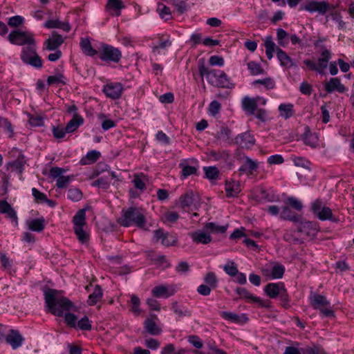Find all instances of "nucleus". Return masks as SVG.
Listing matches in <instances>:
<instances>
[{"instance_id":"f257e3e1","label":"nucleus","mask_w":354,"mask_h":354,"mask_svg":"<svg viewBox=\"0 0 354 354\" xmlns=\"http://www.w3.org/2000/svg\"><path fill=\"white\" fill-rule=\"evenodd\" d=\"M45 303L50 312L57 317L64 315L65 322L69 327L81 330H91L92 322L87 316H84L77 321V317L70 313L75 306L68 298L62 295L57 290L48 289L44 293Z\"/></svg>"},{"instance_id":"f03ea898","label":"nucleus","mask_w":354,"mask_h":354,"mask_svg":"<svg viewBox=\"0 0 354 354\" xmlns=\"http://www.w3.org/2000/svg\"><path fill=\"white\" fill-rule=\"evenodd\" d=\"M200 75L205 77L207 82L211 85L220 88H230L234 86L233 83L226 73L221 70L212 69L207 68L204 62H201L198 66Z\"/></svg>"},{"instance_id":"7ed1b4c3","label":"nucleus","mask_w":354,"mask_h":354,"mask_svg":"<svg viewBox=\"0 0 354 354\" xmlns=\"http://www.w3.org/2000/svg\"><path fill=\"white\" fill-rule=\"evenodd\" d=\"M119 223L124 227L134 225L139 228H144L147 223L146 212L142 208L136 207L122 209Z\"/></svg>"},{"instance_id":"20e7f679","label":"nucleus","mask_w":354,"mask_h":354,"mask_svg":"<svg viewBox=\"0 0 354 354\" xmlns=\"http://www.w3.org/2000/svg\"><path fill=\"white\" fill-rule=\"evenodd\" d=\"M264 46L266 48V57L269 60L273 57V53L276 52L277 59L279 61L281 66L287 68L296 66V64L288 55V54L279 47L276 46L271 36H268L266 37L264 41Z\"/></svg>"},{"instance_id":"39448f33","label":"nucleus","mask_w":354,"mask_h":354,"mask_svg":"<svg viewBox=\"0 0 354 354\" xmlns=\"http://www.w3.org/2000/svg\"><path fill=\"white\" fill-rule=\"evenodd\" d=\"M264 292L271 299L279 297L281 305L284 308H290V298L284 283H269L265 286Z\"/></svg>"},{"instance_id":"423d86ee","label":"nucleus","mask_w":354,"mask_h":354,"mask_svg":"<svg viewBox=\"0 0 354 354\" xmlns=\"http://www.w3.org/2000/svg\"><path fill=\"white\" fill-rule=\"evenodd\" d=\"M73 230L78 241L86 243L89 241V233L86 231V212L84 209L79 210L73 218Z\"/></svg>"},{"instance_id":"0eeeda50","label":"nucleus","mask_w":354,"mask_h":354,"mask_svg":"<svg viewBox=\"0 0 354 354\" xmlns=\"http://www.w3.org/2000/svg\"><path fill=\"white\" fill-rule=\"evenodd\" d=\"M7 39L12 44L17 46L35 45L36 41L34 34L30 31L16 29L12 30L7 37Z\"/></svg>"},{"instance_id":"6e6552de","label":"nucleus","mask_w":354,"mask_h":354,"mask_svg":"<svg viewBox=\"0 0 354 354\" xmlns=\"http://www.w3.org/2000/svg\"><path fill=\"white\" fill-rule=\"evenodd\" d=\"M20 58L24 64L36 68L42 67V60L36 51V44L24 46L21 49Z\"/></svg>"},{"instance_id":"1a4fd4ad","label":"nucleus","mask_w":354,"mask_h":354,"mask_svg":"<svg viewBox=\"0 0 354 354\" xmlns=\"http://www.w3.org/2000/svg\"><path fill=\"white\" fill-rule=\"evenodd\" d=\"M312 306L315 309L319 310L320 313L326 317H335V313L331 309L330 303L324 295L313 294L310 297Z\"/></svg>"},{"instance_id":"9d476101","label":"nucleus","mask_w":354,"mask_h":354,"mask_svg":"<svg viewBox=\"0 0 354 354\" xmlns=\"http://www.w3.org/2000/svg\"><path fill=\"white\" fill-rule=\"evenodd\" d=\"M310 211L320 221H335L332 209L319 198L311 203Z\"/></svg>"},{"instance_id":"9b49d317","label":"nucleus","mask_w":354,"mask_h":354,"mask_svg":"<svg viewBox=\"0 0 354 354\" xmlns=\"http://www.w3.org/2000/svg\"><path fill=\"white\" fill-rule=\"evenodd\" d=\"M99 57L105 62L117 64L122 58V52L111 45L102 44L99 50Z\"/></svg>"},{"instance_id":"f8f14e48","label":"nucleus","mask_w":354,"mask_h":354,"mask_svg":"<svg viewBox=\"0 0 354 354\" xmlns=\"http://www.w3.org/2000/svg\"><path fill=\"white\" fill-rule=\"evenodd\" d=\"M206 154L209 159L220 162L228 169H232L234 167V160L227 150H209L206 152Z\"/></svg>"},{"instance_id":"ddd939ff","label":"nucleus","mask_w":354,"mask_h":354,"mask_svg":"<svg viewBox=\"0 0 354 354\" xmlns=\"http://www.w3.org/2000/svg\"><path fill=\"white\" fill-rule=\"evenodd\" d=\"M296 224L299 232L304 233L310 238L315 237L320 231L319 225L316 221H310L300 218L299 223Z\"/></svg>"},{"instance_id":"4468645a","label":"nucleus","mask_w":354,"mask_h":354,"mask_svg":"<svg viewBox=\"0 0 354 354\" xmlns=\"http://www.w3.org/2000/svg\"><path fill=\"white\" fill-rule=\"evenodd\" d=\"M285 267L282 264H267L261 269L262 274L268 279H281L285 272Z\"/></svg>"},{"instance_id":"2eb2a0df","label":"nucleus","mask_w":354,"mask_h":354,"mask_svg":"<svg viewBox=\"0 0 354 354\" xmlns=\"http://www.w3.org/2000/svg\"><path fill=\"white\" fill-rule=\"evenodd\" d=\"M331 8L328 1H317L316 0H310L306 5L300 7V10H306L310 13L317 12L319 15H325Z\"/></svg>"},{"instance_id":"dca6fc26","label":"nucleus","mask_w":354,"mask_h":354,"mask_svg":"<svg viewBox=\"0 0 354 354\" xmlns=\"http://www.w3.org/2000/svg\"><path fill=\"white\" fill-rule=\"evenodd\" d=\"M236 292L239 295V299H245L248 303L257 304L259 307H269L268 301L251 293L245 288H236Z\"/></svg>"},{"instance_id":"f3484780","label":"nucleus","mask_w":354,"mask_h":354,"mask_svg":"<svg viewBox=\"0 0 354 354\" xmlns=\"http://www.w3.org/2000/svg\"><path fill=\"white\" fill-rule=\"evenodd\" d=\"M124 91V86L120 82H109L104 84L102 92L111 100H118L121 97Z\"/></svg>"},{"instance_id":"a211bd4d","label":"nucleus","mask_w":354,"mask_h":354,"mask_svg":"<svg viewBox=\"0 0 354 354\" xmlns=\"http://www.w3.org/2000/svg\"><path fill=\"white\" fill-rule=\"evenodd\" d=\"M176 288L174 285L162 284L155 286L151 290L153 297L158 298H168L176 292Z\"/></svg>"},{"instance_id":"6ab92c4d","label":"nucleus","mask_w":354,"mask_h":354,"mask_svg":"<svg viewBox=\"0 0 354 354\" xmlns=\"http://www.w3.org/2000/svg\"><path fill=\"white\" fill-rule=\"evenodd\" d=\"M154 238L156 241H160L167 247L176 245L178 242V237L175 234L165 233L161 229L154 232Z\"/></svg>"},{"instance_id":"aec40b11","label":"nucleus","mask_w":354,"mask_h":354,"mask_svg":"<svg viewBox=\"0 0 354 354\" xmlns=\"http://www.w3.org/2000/svg\"><path fill=\"white\" fill-rule=\"evenodd\" d=\"M299 344L295 343V346H287L283 354H320V350L317 346H307L299 348Z\"/></svg>"},{"instance_id":"412c9836","label":"nucleus","mask_w":354,"mask_h":354,"mask_svg":"<svg viewBox=\"0 0 354 354\" xmlns=\"http://www.w3.org/2000/svg\"><path fill=\"white\" fill-rule=\"evenodd\" d=\"M324 88L328 93L333 92L344 93L348 91V88L342 84L341 80L337 77H331L325 83Z\"/></svg>"},{"instance_id":"4be33fe9","label":"nucleus","mask_w":354,"mask_h":354,"mask_svg":"<svg viewBox=\"0 0 354 354\" xmlns=\"http://www.w3.org/2000/svg\"><path fill=\"white\" fill-rule=\"evenodd\" d=\"M64 39L62 35L53 32L52 36L44 42L43 49L50 51L59 50V47L64 43Z\"/></svg>"},{"instance_id":"5701e85b","label":"nucleus","mask_w":354,"mask_h":354,"mask_svg":"<svg viewBox=\"0 0 354 354\" xmlns=\"http://www.w3.org/2000/svg\"><path fill=\"white\" fill-rule=\"evenodd\" d=\"M331 59V52L326 48H322L321 57L317 60L318 73L324 74V70L327 68L328 62Z\"/></svg>"},{"instance_id":"b1692460","label":"nucleus","mask_w":354,"mask_h":354,"mask_svg":"<svg viewBox=\"0 0 354 354\" xmlns=\"http://www.w3.org/2000/svg\"><path fill=\"white\" fill-rule=\"evenodd\" d=\"M6 340L13 349H17L22 345L24 338L19 331L10 330V333L6 337Z\"/></svg>"},{"instance_id":"393cba45","label":"nucleus","mask_w":354,"mask_h":354,"mask_svg":"<svg viewBox=\"0 0 354 354\" xmlns=\"http://www.w3.org/2000/svg\"><path fill=\"white\" fill-rule=\"evenodd\" d=\"M220 315L223 319L236 324H243L248 321V318L245 314L239 315L232 312L222 311L220 313Z\"/></svg>"},{"instance_id":"a878e982","label":"nucleus","mask_w":354,"mask_h":354,"mask_svg":"<svg viewBox=\"0 0 354 354\" xmlns=\"http://www.w3.org/2000/svg\"><path fill=\"white\" fill-rule=\"evenodd\" d=\"M189 236L196 244H207L212 241L210 234L201 230L189 232Z\"/></svg>"},{"instance_id":"bb28decb","label":"nucleus","mask_w":354,"mask_h":354,"mask_svg":"<svg viewBox=\"0 0 354 354\" xmlns=\"http://www.w3.org/2000/svg\"><path fill=\"white\" fill-rule=\"evenodd\" d=\"M258 167L259 163L257 160H254L249 157H245L243 164L240 167L239 170L248 176H252Z\"/></svg>"},{"instance_id":"cd10ccee","label":"nucleus","mask_w":354,"mask_h":354,"mask_svg":"<svg viewBox=\"0 0 354 354\" xmlns=\"http://www.w3.org/2000/svg\"><path fill=\"white\" fill-rule=\"evenodd\" d=\"M304 142L306 145L313 149L319 147V136L316 133H313L310 130H306L304 135Z\"/></svg>"},{"instance_id":"c85d7f7f","label":"nucleus","mask_w":354,"mask_h":354,"mask_svg":"<svg viewBox=\"0 0 354 354\" xmlns=\"http://www.w3.org/2000/svg\"><path fill=\"white\" fill-rule=\"evenodd\" d=\"M225 190L227 197H236L241 190L239 182L236 180L226 181Z\"/></svg>"},{"instance_id":"c756f323","label":"nucleus","mask_w":354,"mask_h":354,"mask_svg":"<svg viewBox=\"0 0 354 354\" xmlns=\"http://www.w3.org/2000/svg\"><path fill=\"white\" fill-rule=\"evenodd\" d=\"M235 142L242 148H250L254 145V140L250 133H243L236 137Z\"/></svg>"},{"instance_id":"7c9ffc66","label":"nucleus","mask_w":354,"mask_h":354,"mask_svg":"<svg viewBox=\"0 0 354 354\" xmlns=\"http://www.w3.org/2000/svg\"><path fill=\"white\" fill-rule=\"evenodd\" d=\"M44 27L46 28H59L65 32L70 31L71 27L68 21L62 22L58 19H50L45 22Z\"/></svg>"},{"instance_id":"2f4dec72","label":"nucleus","mask_w":354,"mask_h":354,"mask_svg":"<svg viewBox=\"0 0 354 354\" xmlns=\"http://www.w3.org/2000/svg\"><path fill=\"white\" fill-rule=\"evenodd\" d=\"M101 153L97 150H91L86 153L80 160L81 165H87L95 163L100 158Z\"/></svg>"},{"instance_id":"473e14b6","label":"nucleus","mask_w":354,"mask_h":354,"mask_svg":"<svg viewBox=\"0 0 354 354\" xmlns=\"http://www.w3.org/2000/svg\"><path fill=\"white\" fill-rule=\"evenodd\" d=\"M84 122V118L79 114L73 115V118L69 120L66 126L67 133L75 132Z\"/></svg>"},{"instance_id":"72a5a7b5","label":"nucleus","mask_w":354,"mask_h":354,"mask_svg":"<svg viewBox=\"0 0 354 354\" xmlns=\"http://www.w3.org/2000/svg\"><path fill=\"white\" fill-rule=\"evenodd\" d=\"M242 105L243 110L250 115H254L257 110L258 104L254 97H245L243 99Z\"/></svg>"},{"instance_id":"f704fd0d","label":"nucleus","mask_w":354,"mask_h":354,"mask_svg":"<svg viewBox=\"0 0 354 354\" xmlns=\"http://www.w3.org/2000/svg\"><path fill=\"white\" fill-rule=\"evenodd\" d=\"M215 138L219 144L231 142L232 139L230 129L226 127H221L216 133Z\"/></svg>"},{"instance_id":"c9c22d12","label":"nucleus","mask_w":354,"mask_h":354,"mask_svg":"<svg viewBox=\"0 0 354 354\" xmlns=\"http://www.w3.org/2000/svg\"><path fill=\"white\" fill-rule=\"evenodd\" d=\"M48 85H64L66 84V77L62 72L59 70H55L53 75H50L47 79Z\"/></svg>"},{"instance_id":"e433bc0d","label":"nucleus","mask_w":354,"mask_h":354,"mask_svg":"<svg viewBox=\"0 0 354 354\" xmlns=\"http://www.w3.org/2000/svg\"><path fill=\"white\" fill-rule=\"evenodd\" d=\"M280 218L283 220L292 221L296 224L299 223L301 217L295 214L289 207L283 206L281 208Z\"/></svg>"},{"instance_id":"4c0bfd02","label":"nucleus","mask_w":354,"mask_h":354,"mask_svg":"<svg viewBox=\"0 0 354 354\" xmlns=\"http://www.w3.org/2000/svg\"><path fill=\"white\" fill-rule=\"evenodd\" d=\"M194 201V193L190 191L180 196L178 205L183 209L190 207Z\"/></svg>"},{"instance_id":"58836bf2","label":"nucleus","mask_w":354,"mask_h":354,"mask_svg":"<svg viewBox=\"0 0 354 354\" xmlns=\"http://www.w3.org/2000/svg\"><path fill=\"white\" fill-rule=\"evenodd\" d=\"M124 8V3L121 0H108L106 8L112 15L119 16L120 10Z\"/></svg>"},{"instance_id":"ea45409f","label":"nucleus","mask_w":354,"mask_h":354,"mask_svg":"<svg viewBox=\"0 0 354 354\" xmlns=\"http://www.w3.org/2000/svg\"><path fill=\"white\" fill-rule=\"evenodd\" d=\"M179 214L175 211L167 210L161 216V221L167 225H171L175 223L179 218Z\"/></svg>"},{"instance_id":"a19ab883","label":"nucleus","mask_w":354,"mask_h":354,"mask_svg":"<svg viewBox=\"0 0 354 354\" xmlns=\"http://www.w3.org/2000/svg\"><path fill=\"white\" fill-rule=\"evenodd\" d=\"M293 106V104L291 103L279 104L278 110L280 116L286 120L293 116L295 113Z\"/></svg>"},{"instance_id":"79ce46f5","label":"nucleus","mask_w":354,"mask_h":354,"mask_svg":"<svg viewBox=\"0 0 354 354\" xmlns=\"http://www.w3.org/2000/svg\"><path fill=\"white\" fill-rule=\"evenodd\" d=\"M28 228L34 232H41L45 227V219L43 217L27 221Z\"/></svg>"},{"instance_id":"37998d69","label":"nucleus","mask_w":354,"mask_h":354,"mask_svg":"<svg viewBox=\"0 0 354 354\" xmlns=\"http://www.w3.org/2000/svg\"><path fill=\"white\" fill-rule=\"evenodd\" d=\"M102 297V290L99 285H96L91 294L88 296L87 303L89 306L96 304Z\"/></svg>"},{"instance_id":"c03bdc74","label":"nucleus","mask_w":354,"mask_h":354,"mask_svg":"<svg viewBox=\"0 0 354 354\" xmlns=\"http://www.w3.org/2000/svg\"><path fill=\"white\" fill-rule=\"evenodd\" d=\"M144 328L146 332L152 335H159L162 331L156 322L151 319H147L145 320Z\"/></svg>"},{"instance_id":"a18cd8bd","label":"nucleus","mask_w":354,"mask_h":354,"mask_svg":"<svg viewBox=\"0 0 354 354\" xmlns=\"http://www.w3.org/2000/svg\"><path fill=\"white\" fill-rule=\"evenodd\" d=\"M80 45L83 53L88 56L92 57L97 53V50L92 47L90 40L87 38L82 39Z\"/></svg>"},{"instance_id":"49530a36","label":"nucleus","mask_w":354,"mask_h":354,"mask_svg":"<svg viewBox=\"0 0 354 354\" xmlns=\"http://www.w3.org/2000/svg\"><path fill=\"white\" fill-rule=\"evenodd\" d=\"M277 40L279 46H287L289 43V35L288 32L282 28H278L277 30Z\"/></svg>"},{"instance_id":"de8ad7c7","label":"nucleus","mask_w":354,"mask_h":354,"mask_svg":"<svg viewBox=\"0 0 354 354\" xmlns=\"http://www.w3.org/2000/svg\"><path fill=\"white\" fill-rule=\"evenodd\" d=\"M205 284L209 286L212 289L218 287V280L216 274L213 272H207L203 278Z\"/></svg>"},{"instance_id":"09e8293b","label":"nucleus","mask_w":354,"mask_h":354,"mask_svg":"<svg viewBox=\"0 0 354 354\" xmlns=\"http://www.w3.org/2000/svg\"><path fill=\"white\" fill-rule=\"evenodd\" d=\"M147 180V176L142 173L134 176L132 183L134 187L140 190H144L146 188V181Z\"/></svg>"},{"instance_id":"8fccbe9b","label":"nucleus","mask_w":354,"mask_h":354,"mask_svg":"<svg viewBox=\"0 0 354 354\" xmlns=\"http://www.w3.org/2000/svg\"><path fill=\"white\" fill-rule=\"evenodd\" d=\"M205 230L214 234H223L227 229V225H219L215 223H208L205 226Z\"/></svg>"},{"instance_id":"3c124183","label":"nucleus","mask_w":354,"mask_h":354,"mask_svg":"<svg viewBox=\"0 0 354 354\" xmlns=\"http://www.w3.org/2000/svg\"><path fill=\"white\" fill-rule=\"evenodd\" d=\"M25 19L20 15H15L8 19V25L13 28H18L24 25Z\"/></svg>"},{"instance_id":"603ef678","label":"nucleus","mask_w":354,"mask_h":354,"mask_svg":"<svg viewBox=\"0 0 354 354\" xmlns=\"http://www.w3.org/2000/svg\"><path fill=\"white\" fill-rule=\"evenodd\" d=\"M203 170L207 178L210 180H217L219 176V171L215 166L205 167Z\"/></svg>"},{"instance_id":"864d4df0","label":"nucleus","mask_w":354,"mask_h":354,"mask_svg":"<svg viewBox=\"0 0 354 354\" xmlns=\"http://www.w3.org/2000/svg\"><path fill=\"white\" fill-rule=\"evenodd\" d=\"M252 84L254 86L258 84L262 85L266 90L273 89L275 87V82L271 77H266L262 80H257L252 82Z\"/></svg>"},{"instance_id":"5fc2aeb1","label":"nucleus","mask_w":354,"mask_h":354,"mask_svg":"<svg viewBox=\"0 0 354 354\" xmlns=\"http://www.w3.org/2000/svg\"><path fill=\"white\" fill-rule=\"evenodd\" d=\"M247 65L248 69L252 75H259L264 73V70L261 64L256 62H250Z\"/></svg>"},{"instance_id":"6e6d98bb","label":"nucleus","mask_w":354,"mask_h":354,"mask_svg":"<svg viewBox=\"0 0 354 354\" xmlns=\"http://www.w3.org/2000/svg\"><path fill=\"white\" fill-rule=\"evenodd\" d=\"M290 159L297 167L309 168L310 165V162L304 157L292 155Z\"/></svg>"},{"instance_id":"4d7b16f0","label":"nucleus","mask_w":354,"mask_h":354,"mask_svg":"<svg viewBox=\"0 0 354 354\" xmlns=\"http://www.w3.org/2000/svg\"><path fill=\"white\" fill-rule=\"evenodd\" d=\"M97 117L102 121V128L104 131H108L115 126V122L111 119H107L104 113H100Z\"/></svg>"},{"instance_id":"13d9d810","label":"nucleus","mask_w":354,"mask_h":354,"mask_svg":"<svg viewBox=\"0 0 354 354\" xmlns=\"http://www.w3.org/2000/svg\"><path fill=\"white\" fill-rule=\"evenodd\" d=\"M182 167L181 178L185 179L188 176L195 174L197 172L198 168L194 166L187 165H180Z\"/></svg>"},{"instance_id":"bf43d9fd","label":"nucleus","mask_w":354,"mask_h":354,"mask_svg":"<svg viewBox=\"0 0 354 354\" xmlns=\"http://www.w3.org/2000/svg\"><path fill=\"white\" fill-rule=\"evenodd\" d=\"M171 310L174 312V313L180 317L190 316L191 315L190 312L187 308L178 305L177 302L172 303Z\"/></svg>"},{"instance_id":"052dcab7","label":"nucleus","mask_w":354,"mask_h":354,"mask_svg":"<svg viewBox=\"0 0 354 354\" xmlns=\"http://www.w3.org/2000/svg\"><path fill=\"white\" fill-rule=\"evenodd\" d=\"M131 311L136 315H138L140 313V300L136 295L131 296Z\"/></svg>"},{"instance_id":"680f3d73","label":"nucleus","mask_w":354,"mask_h":354,"mask_svg":"<svg viewBox=\"0 0 354 354\" xmlns=\"http://www.w3.org/2000/svg\"><path fill=\"white\" fill-rule=\"evenodd\" d=\"M67 198L73 201H79L82 198V193L77 188H71L68 190Z\"/></svg>"},{"instance_id":"e2e57ef3","label":"nucleus","mask_w":354,"mask_h":354,"mask_svg":"<svg viewBox=\"0 0 354 354\" xmlns=\"http://www.w3.org/2000/svg\"><path fill=\"white\" fill-rule=\"evenodd\" d=\"M286 203L291 206L293 209L301 211L303 208L302 203L295 197L290 196L286 200Z\"/></svg>"},{"instance_id":"0e129e2a","label":"nucleus","mask_w":354,"mask_h":354,"mask_svg":"<svg viewBox=\"0 0 354 354\" xmlns=\"http://www.w3.org/2000/svg\"><path fill=\"white\" fill-rule=\"evenodd\" d=\"M262 197L268 202H276L279 201V195L276 194L273 190H266L261 192Z\"/></svg>"},{"instance_id":"69168bd1","label":"nucleus","mask_w":354,"mask_h":354,"mask_svg":"<svg viewBox=\"0 0 354 354\" xmlns=\"http://www.w3.org/2000/svg\"><path fill=\"white\" fill-rule=\"evenodd\" d=\"M224 271L231 277H235L238 274V268L233 261L228 262L223 267Z\"/></svg>"},{"instance_id":"338daca9","label":"nucleus","mask_w":354,"mask_h":354,"mask_svg":"<svg viewBox=\"0 0 354 354\" xmlns=\"http://www.w3.org/2000/svg\"><path fill=\"white\" fill-rule=\"evenodd\" d=\"M52 133L53 136L57 139H62L65 137L67 131H66V127H62L59 126L53 127Z\"/></svg>"},{"instance_id":"774afa93","label":"nucleus","mask_w":354,"mask_h":354,"mask_svg":"<svg viewBox=\"0 0 354 354\" xmlns=\"http://www.w3.org/2000/svg\"><path fill=\"white\" fill-rule=\"evenodd\" d=\"M91 185L103 189H107L110 186V183L106 178L102 177L93 182Z\"/></svg>"}]
</instances>
